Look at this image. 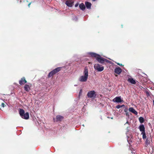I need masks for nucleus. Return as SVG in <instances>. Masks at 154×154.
Here are the masks:
<instances>
[{"label": "nucleus", "instance_id": "nucleus-1", "mask_svg": "<svg viewBox=\"0 0 154 154\" xmlns=\"http://www.w3.org/2000/svg\"><path fill=\"white\" fill-rule=\"evenodd\" d=\"M90 55L92 57L96 58L97 61L99 63L104 64L105 63H110V61L101 57V56L96 53L91 52L89 53Z\"/></svg>", "mask_w": 154, "mask_h": 154}, {"label": "nucleus", "instance_id": "nucleus-2", "mask_svg": "<svg viewBox=\"0 0 154 154\" xmlns=\"http://www.w3.org/2000/svg\"><path fill=\"white\" fill-rule=\"evenodd\" d=\"M84 75L81 76L79 79V80L81 82H85L87 81L88 76V69L85 67L84 71Z\"/></svg>", "mask_w": 154, "mask_h": 154}, {"label": "nucleus", "instance_id": "nucleus-3", "mask_svg": "<svg viewBox=\"0 0 154 154\" xmlns=\"http://www.w3.org/2000/svg\"><path fill=\"white\" fill-rule=\"evenodd\" d=\"M62 67H58L50 72L48 74V77L50 78L53 77V76L60 71L62 69Z\"/></svg>", "mask_w": 154, "mask_h": 154}, {"label": "nucleus", "instance_id": "nucleus-4", "mask_svg": "<svg viewBox=\"0 0 154 154\" xmlns=\"http://www.w3.org/2000/svg\"><path fill=\"white\" fill-rule=\"evenodd\" d=\"M19 114L21 117L24 119H27L29 118V113L28 112L25 113L24 110L22 109H20Z\"/></svg>", "mask_w": 154, "mask_h": 154}, {"label": "nucleus", "instance_id": "nucleus-5", "mask_svg": "<svg viewBox=\"0 0 154 154\" xmlns=\"http://www.w3.org/2000/svg\"><path fill=\"white\" fill-rule=\"evenodd\" d=\"M94 68L95 70L97 72H101L104 69L103 66L100 65L98 63H96L94 66Z\"/></svg>", "mask_w": 154, "mask_h": 154}, {"label": "nucleus", "instance_id": "nucleus-6", "mask_svg": "<svg viewBox=\"0 0 154 154\" xmlns=\"http://www.w3.org/2000/svg\"><path fill=\"white\" fill-rule=\"evenodd\" d=\"M32 86V84L30 83L25 84L24 86V90L26 92H29L31 90V87Z\"/></svg>", "mask_w": 154, "mask_h": 154}, {"label": "nucleus", "instance_id": "nucleus-7", "mask_svg": "<svg viewBox=\"0 0 154 154\" xmlns=\"http://www.w3.org/2000/svg\"><path fill=\"white\" fill-rule=\"evenodd\" d=\"M87 96L89 98L95 97L96 96V94L94 91H89L87 94Z\"/></svg>", "mask_w": 154, "mask_h": 154}, {"label": "nucleus", "instance_id": "nucleus-8", "mask_svg": "<svg viewBox=\"0 0 154 154\" xmlns=\"http://www.w3.org/2000/svg\"><path fill=\"white\" fill-rule=\"evenodd\" d=\"M63 116L60 115H57L56 117L55 120L54 118V122H60L63 119Z\"/></svg>", "mask_w": 154, "mask_h": 154}, {"label": "nucleus", "instance_id": "nucleus-9", "mask_svg": "<svg viewBox=\"0 0 154 154\" xmlns=\"http://www.w3.org/2000/svg\"><path fill=\"white\" fill-rule=\"evenodd\" d=\"M113 101L114 102L117 103H120L122 102H123V100H121V96L116 97L113 100Z\"/></svg>", "mask_w": 154, "mask_h": 154}, {"label": "nucleus", "instance_id": "nucleus-10", "mask_svg": "<svg viewBox=\"0 0 154 154\" xmlns=\"http://www.w3.org/2000/svg\"><path fill=\"white\" fill-rule=\"evenodd\" d=\"M27 82V81L24 77H22L20 80L19 81V83L20 85H23Z\"/></svg>", "mask_w": 154, "mask_h": 154}, {"label": "nucleus", "instance_id": "nucleus-11", "mask_svg": "<svg viewBox=\"0 0 154 154\" xmlns=\"http://www.w3.org/2000/svg\"><path fill=\"white\" fill-rule=\"evenodd\" d=\"M122 72V69L119 67L116 68L114 70L115 72L117 74H120Z\"/></svg>", "mask_w": 154, "mask_h": 154}, {"label": "nucleus", "instance_id": "nucleus-12", "mask_svg": "<svg viewBox=\"0 0 154 154\" xmlns=\"http://www.w3.org/2000/svg\"><path fill=\"white\" fill-rule=\"evenodd\" d=\"M73 3L71 1L69 0L66 1L65 4L67 6L71 7L72 6Z\"/></svg>", "mask_w": 154, "mask_h": 154}, {"label": "nucleus", "instance_id": "nucleus-13", "mask_svg": "<svg viewBox=\"0 0 154 154\" xmlns=\"http://www.w3.org/2000/svg\"><path fill=\"white\" fill-rule=\"evenodd\" d=\"M129 111L134 114L135 115H137L138 113L133 107H130L129 109Z\"/></svg>", "mask_w": 154, "mask_h": 154}, {"label": "nucleus", "instance_id": "nucleus-14", "mask_svg": "<svg viewBox=\"0 0 154 154\" xmlns=\"http://www.w3.org/2000/svg\"><path fill=\"white\" fill-rule=\"evenodd\" d=\"M85 5L87 9H90L91 8V4L90 2H85Z\"/></svg>", "mask_w": 154, "mask_h": 154}, {"label": "nucleus", "instance_id": "nucleus-15", "mask_svg": "<svg viewBox=\"0 0 154 154\" xmlns=\"http://www.w3.org/2000/svg\"><path fill=\"white\" fill-rule=\"evenodd\" d=\"M139 128L140 131L142 132H145V128L143 125H141L139 126Z\"/></svg>", "mask_w": 154, "mask_h": 154}, {"label": "nucleus", "instance_id": "nucleus-16", "mask_svg": "<svg viewBox=\"0 0 154 154\" xmlns=\"http://www.w3.org/2000/svg\"><path fill=\"white\" fill-rule=\"evenodd\" d=\"M128 81L132 84H136L135 80L133 78H128Z\"/></svg>", "mask_w": 154, "mask_h": 154}, {"label": "nucleus", "instance_id": "nucleus-17", "mask_svg": "<svg viewBox=\"0 0 154 154\" xmlns=\"http://www.w3.org/2000/svg\"><path fill=\"white\" fill-rule=\"evenodd\" d=\"M79 7L80 9L83 11L85 10V6L83 3H81L79 5Z\"/></svg>", "mask_w": 154, "mask_h": 154}, {"label": "nucleus", "instance_id": "nucleus-18", "mask_svg": "<svg viewBox=\"0 0 154 154\" xmlns=\"http://www.w3.org/2000/svg\"><path fill=\"white\" fill-rule=\"evenodd\" d=\"M141 134L142 135L143 138V139H144L146 138V135L145 132H142Z\"/></svg>", "mask_w": 154, "mask_h": 154}, {"label": "nucleus", "instance_id": "nucleus-19", "mask_svg": "<svg viewBox=\"0 0 154 154\" xmlns=\"http://www.w3.org/2000/svg\"><path fill=\"white\" fill-rule=\"evenodd\" d=\"M139 121L140 123H143L144 122V119L143 117H140L139 118Z\"/></svg>", "mask_w": 154, "mask_h": 154}, {"label": "nucleus", "instance_id": "nucleus-20", "mask_svg": "<svg viewBox=\"0 0 154 154\" xmlns=\"http://www.w3.org/2000/svg\"><path fill=\"white\" fill-rule=\"evenodd\" d=\"M123 106H125V105L124 104L122 105H118L116 106V107L117 109H119L120 108L122 107Z\"/></svg>", "mask_w": 154, "mask_h": 154}, {"label": "nucleus", "instance_id": "nucleus-21", "mask_svg": "<svg viewBox=\"0 0 154 154\" xmlns=\"http://www.w3.org/2000/svg\"><path fill=\"white\" fill-rule=\"evenodd\" d=\"M146 144H147V145L149 144L150 143V141L149 140H148V138H147L146 140Z\"/></svg>", "mask_w": 154, "mask_h": 154}, {"label": "nucleus", "instance_id": "nucleus-22", "mask_svg": "<svg viewBox=\"0 0 154 154\" xmlns=\"http://www.w3.org/2000/svg\"><path fill=\"white\" fill-rule=\"evenodd\" d=\"M146 95L147 96H150L149 93L148 91H146Z\"/></svg>", "mask_w": 154, "mask_h": 154}, {"label": "nucleus", "instance_id": "nucleus-23", "mask_svg": "<svg viewBox=\"0 0 154 154\" xmlns=\"http://www.w3.org/2000/svg\"><path fill=\"white\" fill-rule=\"evenodd\" d=\"M126 116H128V117H129V113L128 112H126Z\"/></svg>", "mask_w": 154, "mask_h": 154}, {"label": "nucleus", "instance_id": "nucleus-24", "mask_svg": "<svg viewBox=\"0 0 154 154\" xmlns=\"http://www.w3.org/2000/svg\"><path fill=\"white\" fill-rule=\"evenodd\" d=\"M1 105L3 107H4L5 106V104L4 103H2Z\"/></svg>", "mask_w": 154, "mask_h": 154}, {"label": "nucleus", "instance_id": "nucleus-25", "mask_svg": "<svg viewBox=\"0 0 154 154\" xmlns=\"http://www.w3.org/2000/svg\"><path fill=\"white\" fill-rule=\"evenodd\" d=\"M117 64L120 66H122V64H120V63H117Z\"/></svg>", "mask_w": 154, "mask_h": 154}, {"label": "nucleus", "instance_id": "nucleus-26", "mask_svg": "<svg viewBox=\"0 0 154 154\" xmlns=\"http://www.w3.org/2000/svg\"><path fill=\"white\" fill-rule=\"evenodd\" d=\"M128 109L127 108H125V110H124V111L125 112H127L128 111Z\"/></svg>", "mask_w": 154, "mask_h": 154}, {"label": "nucleus", "instance_id": "nucleus-27", "mask_svg": "<svg viewBox=\"0 0 154 154\" xmlns=\"http://www.w3.org/2000/svg\"><path fill=\"white\" fill-rule=\"evenodd\" d=\"M78 5H79V4H78V3H76V4H75V7H77L78 6Z\"/></svg>", "mask_w": 154, "mask_h": 154}, {"label": "nucleus", "instance_id": "nucleus-28", "mask_svg": "<svg viewBox=\"0 0 154 154\" xmlns=\"http://www.w3.org/2000/svg\"><path fill=\"white\" fill-rule=\"evenodd\" d=\"M82 90H80V92H79V95H80V94H81V92H82Z\"/></svg>", "mask_w": 154, "mask_h": 154}, {"label": "nucleus", "instance_id": "nucleus-29", "mask_svg": "<svg viewBox=\"0 0 154 154\" xmlns=\"http://www.w3.org/2000/svg\"><path fill=\"white\" fill-rule=\"evenodd\" d=\"M30 4H31V3H29V4H28V6L29 7V6H30Z\"/></svg>", "mask_w": 154, "mask_h": 154}, {"label": "nucleus", "instance_id": "nucleus-30", "mask_svg": "<svg viewBox=\"0 0 154 154\" xmlns=\"http://www.w3.org/2000/svg\"><path fill=\"white\" fill-rule=\"evenodd\" d=\"M129 123L127 121L125 124H128Z\"/></svg>", "mask_w": 154, "mask_h": 154}, {"label": "nucleus", "instance_id": "nucleus-31", "mask_svg": "<svg viewBox=\"0 0 154 154\" xmlns=\"http://www.w3.org/2000/svg\"><path fill=\"white\" fill-rule=\"evenodd\" d=\"M116 76H117V75H116Z\"/></svg>", "mask_w": 154, "mask_h": 154}, {"label": "nucleus", "instance_id": "nucleus-32", "mask_svg": "<svg viewBox=\"0 0 154 154\" xmlns=\"http://www.w3.org/2000/svg\"><path fill=\"white\" fill-rule=\"evenodd\" d=\"M153 104H154V100H153Z\"/></svg>", "mask_w": 154, "mask_h": 154}, {"label": "nucleus", "instance_id": "nucleus-33", "mask_svg": "<svg viewBox=\"0 0 154 154\" xmlns=\"http://www.w3.org/2000/svg\"><path fill=\"white\" fill-rule=\"evenodd\" d=\"M111 119H113V118H112H112H111Z\"/></svg>", "mask_w": 154, "mask_h": 154}]
</instances>
